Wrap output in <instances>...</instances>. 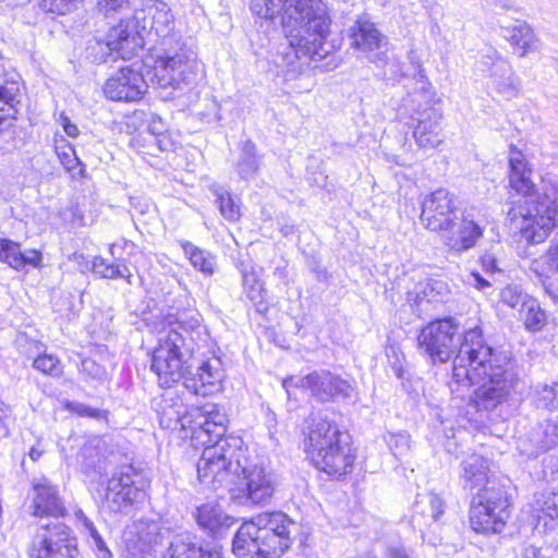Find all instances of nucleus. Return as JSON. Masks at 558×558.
<instances>
[{"instance_id": "obj_42", "label": "nucleus", "mask_w": 558, "mask_h": 558, "mask_svg": "<svg viewBox=\"0 0 558 558\" xmlns=\"http://www.w3.org/2000/svg\"><path fill=\"white\" fill-rule=\"evenodd\" d=\"M64 408L81 417H90L97 421L105 420L107 415L106 411L92 408L82 402L66 401Z\"/></svg>"}, {"instance_id": "obj_63", "label": "nucleus", "mask_w": 558, "mask_h": 558, "mask_svg": "<svg viewBox=\"0 0 558 558\" xmlns=\"http://www.w3.org/2000/svg\"><path fill=\"white\" fill-rule=\"evenodd\" d=\"M409 61L410 63L417 70V73H421V71H424L422 63L420 61V58L417 54L412 50L409 52Z\"/></svg>"}, {"instance_id": "obj_54", "label": "nucleus", "mask_w": 558, "mask_h": 558, "mask_svg": "<svg viewBox=\"0 0 558 558\" xmlns=\"http://www.w3.org/2000/svg\"><path fill=\"white\" fill-rule=\"evenodd\" d=\"M74 518L78 524H82L83 527L87 531L88 534H92L93 531H96L93 521L84 513L82 509H76L74 511Z\"/></svg>"}, {"instance_id": "obj_34", "label": "nucleus", "mask_w": 558, "mask_h": 558, "mask_svg": "<svg viewBox=\"0 0 558 558\" xmlns=\"http://www.w3.org/2000/svg\"><path fill=\"white\" fill-rule=\"evenodd\" d=\"M186 430L191 432L190 436L192 441L204 446V450L209 446H215L217 442L228 439V437L223 438V436H216V432H213V424H202L201 426H197L193 423L191 424V427H186ZM231 437L232 436H229V438Z\"/></svg>"}, {"instance_id": "obj_62", "label": "nucleus", "mask_w": 558, "mask_h": 558, "mask_svg": "<svg viewBox=\"0 0 558 558\" xmlns=\"http://www.w3.org/2000/svg\"><path fill=\"white\" fill-rule=\"evenodd\" d=\"M63 129H64V132L71 137H75L78 135L77 126L75 124L71 123V121L68 118L63 119Z\"/></svg>"}, {"instance_id": "obj_33", "label": "nucleus", "mask_w": 558, "mask_h": 558, "mask_svg": "<svg viewBox=\"0 0 558 558\" xmlns=\"http://www.w3.org/2000/svg\"><path fill=\"white\" fill-rule=\"evenodd\" d=\"M536 446L542 451H547L558 446V416L547 420L539 425L536 433Z\"/></svg>"}, {"instance_id": "obj_61", "label": "nucleus", "mask_w": 558, "mask_h": 558, "mask_svg": "<svg viewBox=\"0 0 558 558\" xmlns=\"http://www.w3.org/2000/svg\"><path fill=\"white\" fill-rule=\"evenodd\" d=\"M523 558H545V556L535 546H527L523 551Z\"/></svg>"}, {"instance_id": "obj_8", "label": "nucleus", "mask_w": 558, "mask_h": 558, "mask_svg": "<svg viewBox=\"0 0 558 558\" xmlns=\"http://www.w3.org/2000/svg\"><path fill=\"white\" fill-rule=\"evenodd\" d=\"M199 327L197 318H192L189 324L181 319L160 331L150 369L161 387L169 388L181 380L184 383L191 374L196 347L194 333L199 335Z\"/></svg>"}, {"instance_id": "obj_10", "label": "nucleus", "mask_w": 558, "mask_h": 558, "mask_svg": "<svg viewBox=\"0 0 558 558\" xmlns=\"http://www.w3.org/2000/svg\"><path fill=\"white\" fill-rule=\"evenodd\" d=\"M460 335L459 324L453 318H442L430 322L423 327L417 336L418 350L434 363H447L458 355L464 336Z\"/></svg>"}, {"instance_id": "obj_28", "label": "nucleus", "mask_w": 558, "mask_h": 558, "mask_svg": "<svg viewBox=\"0 0 558 558\" xmlns=\"http://www.w3.org/2000/svg\"><path fill=\"white\" fill-rule=\"evenodd\" d=\"M259 165L260 156L257 154L256 145L251 140L244 141L235 165L238 174L244 180L253 179L259 169Z\"/></svg>"}, {"instance_id": "obj_35", "label": "nucleus", "mask_w": 558, "mask_h": 558, "mask_svg": "<svg viewBox=\"0 0 558 558\" xmlns=\"http://www.w3.org/2000/svg\"><path fill=\"white\" fill-rule=\"evenodd\" d=\"M535 511L542 513L551 520L558 519V493L557 492H543L535 495L534 501Z\"/></svg>"}, {"instance_id": "obj_23", "label": "nucleus", "mask_w": 558, "mask_h": 558, "mask_svg": "<svg viewBox=\"0 0 558 558\" xmlns=\"http://www.w3.org/2000/svg\"><path fill=\"white\" fill-rule=\"evenodd\" d=\"M185 424L191 427V424L197 426L213 424L216 436H225L227 432L228 416L215 403H205L202 407H192L185 412Z\"/></svg>"}, {"instance_id": "obj_6", "label": "nucleus", "mask_w": 558, "mask_h": 558, "mask_svg": "<svg viewBox=\"0 0 558 558\" xmlns=\"http://www.w3.org/2000/svg\"><path fill=\"white\" fill-rule=\"evenodd\" d=\"M29 511L39 519L28 546L29 558H80L78 539L73 529L59 518L66 509L57 487L46 478L34 484Z\"/></svg>"}, {"instance_id": "obj_51", "label": "nucleus", "mask_w": 558, "mask_h": 558, "mask_svg": "<svg viewBox=\"0 0 558 558\" xmlns=\"http://www.w3.org/2000/svg\"><path fill=\"white\" fill-rule=\"evenodd\" d=\"M130 0H99L98 9L105 15L117 12L129 4Z\"/></svg>"}, {"instance_id": "obj_52", "label": "nucleus", "mask_w": 558, "mask_h": 558, "mask_svg": "<svg viewBox=\"0 0 558 558\" xmlns=\"http://www.w3.org/2000/svg\"><path fill=\"white\" fill-rule=\"evenodd\" d=\"M89 536L94 541V545H95L96 549L98 550L99 557L100 558H111V553L108 549V547L106 546V543L102 539V537L100 536V534L98 533V531L97 530L93 531V533L89 534Z\"/></svg>"}, {"instance_id": "obj_37", "label": "nucleus", "mask_w": 558, "mask_h": 558, "mask_svg": "<svg viewBox=\"0 0 558 558\" xmlns=\"http://www.w3.org/2000/svg\"><path fill=\"white\" fill-rule=\"evenodd\" d=\"M33 367L51 377H59L63 372L60 360L52 354H39L34 357Z\"/></svg>"}, {"instance_id": "obj_29", "label": "nucleus", "mask_w": 558, "mask_h": 558, "mask_svg": "<svg viewBox=\"0 0 558 558\" xmlns=\"http://www.w3.org/2000/svg\"><path fill=\"white\" fill-rule=\"evenodd\" d=\"M56 153L64 170L71 175V178L80 179L84 177L85 166L78 159L75 149L69 142L61 140L56 145Z\"/></svg>"}, {"instance_id": "obj_14", "label": "nucleus", "mask_w": 558, "mask_h": 558, "mask_svg": "<svg viewBox=\"0 0 558 558\" xmlns=\"http://www.w3.org/2000/svg\"><path fill=\"white\" fill-rule=\"evenodd\" d=\"M458 219L453 195L445 189L436 190L422 203L421 220L432 231L452 229Z\"/></svg>"}, {"instance_id": "obj_3", "label": "nucleus", "mask_w": 558, "mask_h": 558, "mask_svg": "<svg viewBox=\"0 0 558 558\" xmlns=\"http://www.w3.org/2000/svg\"><path fill=\"white\" fill-rule=\"evenodd\" d=\"M135 19L154 33L153 77L160 87L182 88L196 82L203 73L197 54L174 33V16L165 2L149 0L135 9Z\"/></svg>"}, {"instance_id": "obj_4", "label": "nucleus", "mask_w": 558, "mask_h": 558, "mask_svg": "<svg viewBox=\"0 0 558 558\" xmlns=\"http://www.w3.org/2000/svg\"><path fill=\"white\" fill-rule=\"evenodd\" d=\"M509 184L520 195L508 210L511 227L527 242L542 243L558 225V179L544 178L542 193H535L531 169L514 146L509 151Z\"/></svg>"}, {"instance_id": "obj_45", "label": "nucleus", "mask_w": 558, "mask_h": 558, "mask_svg": "<svg viewBox=\"0 0 558 558\" xmlns=\"http://www.w3.org/2000/svg\"><path fill=\"white\" fill-rule=\"evenodd\" d=\"M135 529L140 541L144 544L153 545L158 543V524L156 522L140 521L135 523Z\"/></svg>"}, {"instance_id": "obj_18", "label": "nucleus", "mask_w": 558, "mask_h": 558, "mask_svg": "<svg viewBox=\"0 0 558 558\" xmlns=\"http://www.w3.org/2000/svg\"><path fill=\"white\" fill-rule=\"evenodd\" d=\"M193 368L196 369V373L191 371L184 381V387L187 390L196 396H207L220 390L225 374L219 359H208L193 365Z\"/></svg>"}, {"instance_id": "obj_1", "label": "nucleus", "mask_w": 558, "mask_h": 558, "mask_svg": "<svg viewBox=\"0 0 558 558\" xmlns=\"http://www.w3.org/2000/svg\"><path fill=\"white\" fill-rule=\"evenodd\" d=\"M245 452L239 437L209 446L197 462L198 480L214 490L227 488L242 504L267 505L277 489L278 476L252 463Z\"/></svg>"}, {"instance_id": "obj_12", "label": "nucleus", "mask_w": 558, "mask_h": 558, "mask_svg": "<svg viewBox=\"0 0 558 558\" xmlns=\"http://www.w3.org/2000/svg\"><path fill=\"white\" fill-rule=\"evenodd\" d=\"M283 387L289 392L290 387H300L310 391L319 402H332L352 397L353 385L340 375L330 371H314L299 379L293 377L283 380Z\"/></svg>"}, {"instance_id": "obj_27", "label": "nucleus", "mask_w": 558, "mask_h": 558, "mask_svg": "<svg viewBox=\"0 0 558 558\" xmlns=\"http://www.w3.org/2000/svg\"><path fill=\"white\" fill-rule=\"evenodd\" d=\"M508 34L506 37L510 44L520 49V57L526 56L529 52L537 51L539 48L538 39L533 29L525 22H519L510 28H505Z\"/></svg>"}, {"instance_id": "obj_30", "label": "nucleus", "mask_w": 558, "mask_h": 558, "mask_svg": "<svg viewBox=\"0 0 558 558\" xmlns=\"http://www.w3.org/2000/svg\"><path fill=\"white\" fill-rule=\"evenodd\" d=\"M414 80L415 87L413 93L410 94V98L413 106H415V110L435 106L436 93L433 90L425 72L421 71V73H416Z\"/></svg>"}, {"instance_id": "obj_59", "label": "nucleus", "mask_w": 558, "mask_h": 558, "mask_svg": "<svg viewBox=\"0 0 558 558\" xmlns=\"http://www.w3.org/2000/svg\"><path fill=\"white\" fill-rule=\"evenodd\" d=\"M110 264H108L105 258L100 257V256H97L94 258V262H93V270L95 274L99 275V276H102L105 274V271L107 270L108 266Z\"/></svg>"}, {"instance_id": "obj_22", "label": "nucleus", "mask_w": 558, "mask_h": 558, "mask_svg": "<svg viewBox=\"0 0 558 558\" xmlns=\"http://www.w3.org/2000/svg\"><path fill=\"white\" fill-rule=\"evenodd\" d=\"M448 234L445 235L446 245L454 252L461 253L474 247L483 236V229L473 220L462 218L456 223Z\"/></svg>"}, {"instance_id": "obj_50", "label": "nucleus", "mask_w": 558, "mask_h": 558, "mask_svg": "<svg viewBox=\"0 0 558 558\" xmlns=\"http://www.w3.org/2000/svg\"><path fill=\"white\" fill-rule=\"evenodd\" d=\"M17 252V243L9 239H0V262L7 263L10 267Z\"/></svg>"}, {"instance_id": "obj_41", "label": "nucleus", "mask_w": 558, "mask_h": 558, "mask_svg": "<svg viewBox=\"0 0 558 558\" xmlns=\"http://www.w3.org/2000/svg\"><path fill=\"white\" fill-rule=\"evenodd\" d=\"M41 263V254L36 250L21 251L20 244L17 243V252L14 254L11 267L16 270L24 269L25 266L39 267Z\"/></svg>"}, {"instance_id": "obj_49", "label": "nucleus", "mask_w": 558, "mask_h": 558, "mask_svg": "<svg viewBox=\"0 0 558 558\" xmlns=\"http://www.w3.org/2000/svg\"><path fill=\"white\" fill-rule=\"evenodd\" d=\"M101 277L109 279L124 278L129 283H132V274L125 264H110Z\"/></svg>"}, {"instance_id": "obj_44", "label": "nucleus", "mask_w": 558, "mask_h": 558, "mask_svg": "<svg viewBox=\"0 0 558 558\" xmlns=\"http://www.w3.org/2000/svg\"><path fill=\"white\" fill-rule=\"evenodd\" d=\"M501 299L504 303L508 304L509 306L513 308H523V304L527 302V300H531L532 298L529 296L526 293H523L518 287H506L501 291Z\"/></svg>"}, {"instance_id": "obj_32", "label": "nucleus", "mask_w": 558, "mask_h": 558, "mask_svg": "<svg viewBox=\"0 0 558 558\" xmlns=\"http://www.w3.org/2000/svg\"><path fill=\"white\" fill-rule=\"evenodd\" d=\"M519 314L526 329L531 331H538L545 325L546 314L533 298L523 304V308L519 310Z\"/></svg>"}, {"instance_id": "obj_20", "label": "nucleus", "mask_w": 558, "mask_h": 558, "mask_svg": "<svg viewBox=\"0 0 558 558\" xmlns=\"http://www.w3.org/2000/svg\"><path fill=\"white\" fill-rule=\"evenodd\" d=\"M153 409L158 415L159 425L162 428H177L180 426L186 430L185 408L182 398L172 391L162 393L159 398L154 399Z\"/></svg>"}, {"instance_id": "obj_58", "label": "nucleus", "mask_w": 558, "mask_h": 558, "mask_svg": "<svg viewBox=\"0 0 558 558\" xmlns=\"http://www.w3.org/2000/svg\"><path fill=\"white\" fill-rule=\"evenodd\" d=\"M469 282L473 284L478 290H484L485 288L490 287V283L488 280L483 278L478 272L472 271L470 274Z\"/></svg>"}, {"instance_id": "obj_16", "label": "nucleus", "mask_w": 558, "mask_h": 558, "mask_svg": "<svg viewBox=\"0 0 558 558\" xmlns=\"http://www.w3.org/2000/svg\"><path fill=\"white\" fill-rule=\"evenodd\" d=\"M147 90L143 74L131 68H122L107 80L104 94L114 101H137Z\"/></svg>"}, {"instance_id": "obj_17", "label": "nucleus", "mask_w": 558, "mask_h": 558, "mask_svg": "<svg viewBox=\"0 0 558 558\" xmlns=\"http://www.w3.org/2000/svg\"><path fill=\"white\" fill-rule=\"evenodd\" d=\"M145 25L135 19V11L131 17L123 19L111 27L107 34L109 45L116 49V56L121 59H131L138 48L143 46Z\"/></svg>"}, {"instance_id": "obj_15", "label": "nucleus", "mask_w": 558, "mask_h": 558, "mask_svg": "<svg viewBox=\"0 0 558 558\" xmlns=\"http://www.w3.org/2000/svg\"><path fill=\"white\" fill-rule=\"evenodd\" d=\"M413 137L422 148H436L445 141L440 108L429 106L414 110L412 117Z\"/></svg>"}, {"instance_id": "obj_48", "label": "nucleus", "mask_w": 558, "mask_h": 558, "mask_svg": "<svg viewBox=\"0 0 558 558\" xmlns=\"http://www.w3.org/2000/svg\"><path fill=\"white\" fill-rule=\"evenodd\" d=\"M386 355L395 376L401 378L403 375V354L397 348L389 347L386 349Z\"/></svg>"}, {"instance_id": "obj_19", "label": "nucleus", "mask_w": 558, "mask_h": 558, "mask_svg": "<svg viewBox=\"0 0 558 558\" xmlns=\"http://www.w3.org/2000/svg\"><path fill=\"white\" fill-rule=\"evenodd\" d=\"M352 47L367 53L372 62L384 60L385 53L380 51L385 37L375 24L368 20L360 19L350 28Z\"/></svg>"}, {"instance_id": "obj_21", "label": "nucleus", "mask_w": 558, "mask_h": 558, "mask_svg": "<svg viewBox=\"0 0 558 558\" xmlns=\"http://www.w3.org/2000/svg\"><path fill=\"white\" fill-rule=\"evenodd\" d=\"M461 466L462 488L464 490L481 493L488 486L497 485L488 476L489 464L484 457L472 454L462 461Z\"/></svg>"}, {"instance_id": "obj_25", "label": "nucleus", "mask_w": 558, "mask_h": 558, "mask_svg": "<svg viewBox=\"0 0 558 558\" xmlns=\"http://www.w3.org/2000/svg\"><path fill=\"white\" fill-rule=\"evenodd\" d=\"M163 558H221V553L197 546L187 536H178L170 543Z\"/></svg>"}, {"instance_id": "obj_26", "label": "nucleus", "mask_w": 558, "mask_h": 558, "mask_svg": "<svg viewBox=\"0 0 558 558\" xmlns=\"http://www.w3.org/2000/svg\"><path fill=\"white\" fill-rule=\"evenodd\" d=\"M445 511L444 500L434 493L420 496L414 506L413 524L421 530V519L438 520Z\"/></svg>"}, {"instance_id": "obj_46", "label": "nucleus", "mask_w": 558, "mask_h": 558, "mask_svg": "<svg viewBox=\"0 0 558 558\" xmlns=\"http://www.w3.org/2000/svg\"><path fill=\"white\" fill-rule=\"evenodd\" d=\"M16 416L13 408L0 399V434L3 437L10 436L11 427L15 424Z\"/></svg>"}, {"instance_id": "obj_56", "label": "nucleus", "mask_w": 558, "mask_h": 558, "mask_svg": "<svg viewBox=\"0 0 558 558\" xmlns=\"http://www.w3.org/2000/svg\"><path fill=\"white\" fill-rule=\"evenodd\" d=\"M547 258L549 269L558 275V243L548 248Z\"/></svg>"}, {"instance_id": "obj_13", "label": "nucleus", "mask_w": 558, "mask_h": 558, "mask_svg": "<svg viewBox=\"0 0 558 558\" xmlns=\"http://www.w3.org/2000/svg\"><path fill=\"white\" fill-rule=\"evenodd\" d=\"M134 476L132 465H124L113 473L105 494V502L110 511L125 512L144 498L145 493L135 486Z\"/></svg>"}, {"instance_id": "obj_5", "label": "nucleus", "mask_w": 558, "mask_h": 558, "mask_svg": "<svg viewBox=\"0 0 558 558\" xmlns=\"http://www.w3.org/2000/svg\"><path fill=\"white\" fill-rule=\"evenodd\" d=\"M251 10L266 20L281 16L289 45L298 58L320 61L330 53L327 38L331 19L323 0H251Z\"/></svg>"}, {"instance_id": "obj_31", "label": "nucleus", "mask_w": 558, "mask_h": 558, "mask_svg": "<svg viewBox=\"0 0 558 558\" xmlns=\"http://www.w3.org/2000/svg\"><path fill=\"white\" fill-rule=\"evenodd\" d=\"M181 247L183 248L185 256L196 269L205 275L214 274L215 257L209 252L195 246L189 241H181Z\"/></svg>"}, {"instance_id": "obj_55", "label": "nucleus", "mask_w": 558, "mask_h": 558, "mask_svg": "<svg viewBox=\"0 0 558 558\" xmlns=\"http://www.w3.org/2000/svg\"><path fill=\"white\" fill-rule=\"evenodd\" d=\"M386 557L387 558H410L404 546L400 545V544L390 545L389 547H387Z\"/></svg>"}, {"instance_id": "obj_39", "label": "nucleus", "mask_w": 558, "mask_h": 558, "mask_svg": "<svg viewBox=\"0 0 558 558\" xmlns=\"http://www.w3.org/2000/svg\"><path fill=\"white\" fill-rule=\"evenodd\" d=\"M486 61L484 63L486 65L490 64L489 75L500 81L501 85L507 86L510 85V78L512 75V70L510 64L504 60L501 57L497 56L495 58L486 57Z\"/></svg>"}, {"instance_id": "obj_2", "label": "nucleus", "mask_w": 558, "mask_h": 558, "mask_svg": "<svg viewBox=\"0 0 558 558\" xmlns=\"http://www.w3.org/2000/svg\"><path fill=\"white\" fill-rule=\"evenodd\" d=\"M452 379L466 387L483 381L474 398L478 410L493 411L519 393L520 377L514 363L496 353L484 340L480 327L465 333L453 360Z\"/></svg>"}, {"instance_id": "obj_43", "label": "nucleus", "mask_w": 558, "mask_h": 558, "mask_svg": "<svg viewBox=\"0 0 558 558\" xmlns=\"http://www.w3.org/2000/svg\"><path fill=\"white\" fill-rule=\"evenodd\" d=\"M537 407L545 408L548 410H555L558 408V385L554 386L544 385L542 389L537 390L536 398Z\"/></svg>"}, {"instance_id": "obj_53", "label": "nucleus", "mask_w": 558, "mask_h": 558, "mask_svg": "<svg viewBox=\"0 0 558 558\" xmlns=\"http://www.w3.org/2000/svg\"><path fill=\"white\" fill-rule=\"evenodd\" d=\"M481 264H482V267L483 269L487 272V274H493L498 269V266H497V258L494 254L492 253H485L482 257H481Z\"/></svg>"}, {"instance_id": "obj_24", "label": "nucleus", "mask_w": 558, "mask_h": 558, "mask_svg": "<svg viewBox=\"0 0 558 558\" xmlns=\"http://www.w3.org/2000/svg\"><path fill=\"white\" fill-rule=\"evenodd\" d=\"M194 518L197 524L213 536L220 535L225 529L233 524V519L223 513L217 505L205 504L196 508Z\"/></svg>"}, {"instance_id": "obj_64", "label": "nucleus", "mask_w": 558, "mask_h": 558, "mask_svg": "<svg viewBox=\"0 0 558 558\" xmlns=\"http://www.w3.org/2000/svg\"><path fill=\"white\" fill-rule=\"evenodd\" d=\"M247 296L252 300V301H255L257 299H260L262 298V284H258L257 287H252L248 292H247Z\"/></svg>"}, {"instance_id": "obj_60", "label": "nucleus", "mask_w": 558, "mask_h": 558, "mask_svg": "<svg viewBox=\"0 0 558 558\" xmlns=\"http://www.w3.org/2000/svg\"><path fill=\"white\" fill-rule=\"evenodd\" d=\"M156 143L161 151H167L172 148V142L165 134H162V136H156Z\"/></svg>"}, {"instance_id": "obj_40", "label": "nucleus", "mask_w": 558, "mask_h": 558, "mask_svg": "<svg viewBox=\"0 0 558 558\" xmlns=\"http://www.w3.org/2000/svg\"><path fill=\"white\" fill-rule=\"evenodd\" d=\"M89 57L93 58L94 62H106L108 58L118 59L116 56V49L113 46L109 45V38L106 37L102 39H95L94 44L88 46Z\"/></svg>"}, {"instance_id": "obj_11", "label": "nucleus", "mask_w": 558, "mask_h": 558, "mask_svg": "<svg viewBox=\"0 0 558 558\" xmlns=\"http://www.w3.org/2000/svg\"><path fill=\"white\" fill-rule=\"evenodd\" d=\"M509 506L507 493L499 485L476 493L470 507L471 527L483 534L500 533L509 518Z\"/></svg>"}, {"instance_id": "obj_57", "label": "nucleus", "mask_w": 558, "mask_h": 558, "mask_svg": "<svg viewBox=\"0 0 558 558\" xmlns=\"http://www.w3.org/2000/svg\"><path fill=\"white\" fill-rule=\"evenodd\" d=\"M148 131L155 136H162L165 132V123L162 119L154 116L149 121Z\"/></svg>"}, {"instance_id": "obj_38", "label": "nucleus", "mask_w": 558, "mask_h": 558, "mask_svg": "<svg viewBox=\"0 0 558 558\" xmlns=\"http://www.w3.org/2000/svg\"><path fill=\"white\" fill-rule=\"evenodd\" d=\"M386 442L396 458H402L411 450V439L407 432L388 433Z\"/></svg>"}, {"instance_id": "obj_36", "label": "nucleus", "mask_w": 558, "mask_h": 558, "mask_svg": "<svg viewBox=\"0 0 558 558\" xmlns=\"http://www.w3.org/2000/svg\"><path fill=\"white\" fill-rule=\"evenodd\" d=\"M215 195L221 215L230 221L238 220L240 217V206L234 202L230 193L223 189H218L215 191Z\"/></svg>"}, {"instance_id": "obj_47", "label": "nucleus", "mask_w": 558, "mask_h": 558, "mask_svg": "<svg viewBox=\"0 0 558 558\" xmlns=\"http://www.w3.org/2000/svg\"><path fill=\"white\" fill-rule=\"evenodd\" d=\"M81 373L90 379H102L106 376V371L102 366L92 359H85L81 363Z\"/></svg>"}, {"instance_id": "obj_9", "label": "nucleus", "mask_w": 558, "mask_h": 558, "mask_svg": "<svg viewBox=\"0 0 558 558\" xmlns=\"http://www.w3.org/2000/svg\"><path fill=\"white\" fill-rule=\"evenodd\" d=\"M305 447L315 466L335 478L353 469L355 453L348 436L324 417L313 420Z\"/></svg>"}, {"instance_id": "obj_7", "label": "nucleus", "mask_w": 558, "mask_h": 558, "mask_svg": "<svg viewBox=\"0 0 558 558\" xmlns=\"http://www.w3.org/2000/svg\"><path fill=\"white\" fill-rule=\"evenodd\" d=\"M296 523L281 511L263 512L244 522L233 537L238 557L280 558L292 545Z\"/></svg>"}]
</instances>
